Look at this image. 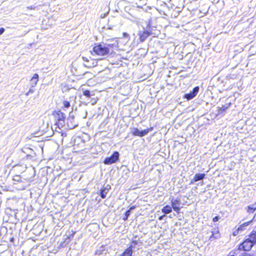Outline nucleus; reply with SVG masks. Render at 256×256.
<instances>
[{"mask_svg":"<svg viewBox=\"0 0 256 256\" xmlns=\"http://www.w3.org/2000/svg\"><path fill=\"white\" fill-rule=\"evenodd\" d=\"M206 174H196L194 175L191 183L202 180L204 178Z\"/></svg>","mask_w":256,"mask_h":256,"instance_id":"12","label":"nucleus"},{"mask_svg":"<svg viewBox=\"0 0 256 256\" xmlns=\"http://www.w3.org/2000/svg\"><path fill=\"white\" fill-rule=\"evenodd\" d=\"M152 34L151 26H149V28L146 30L140 32L138 33L139 40L140 42L144 41L149 36Z\"/></svg>","mask_w":256,"mask_h":256,"instance_id":"6","label":"nucleus"},{"mask_svg":"<svg viewBox=\"0 0 256 256\" xmlns=\"http://www.w3.org/2000/svg\"><path fill=\"white\" fill-rule=\"evenodd\" d=\"M78 126V124L74 121V116L70 117L67 119L66 128L73 129Z\"/></svg>","mask_w":256,"mask_h":256,"instance_id":"8","label":"nucleus"},{"mask_svg":"<svg viewBox=\"0 0 256 256\" xmlns=\"http://www.w3.org/2000/svg\"><path fill=\"white\" fill-rule=\"evenodd\" d=\"M97 100H98V98H96V99H94V102H93V104H96V102H97Z\"/></svg>","mask_w":256,"mask_h":256,"instance_id":"31","label":"nucleus"},{"mask_svg":"<svg viewBox=\"0 0 256 256\" xmlns=\"http://www.w3.org/2000/svg\"><path fill=\"white\" fill-rule=\"evenodd\" d=\"M136 208L135 206H132L129 210H130V211Z\"/></svg>","mask_w":256,"mask_h":256,"instance_id":"29","label":"nucleus"},{"mask_svg":"<svg viewBox=\"0 0 256 256\" xmlns=\"http://www.w3.org/2000/svg\"><path fill=\"white\" fill-rule=\"evenodd\" d=\"M118 49V43L114 42L104 44L102 43H96L94 44L92 51L95 55L98 56H106L108 55H114Z\"/></svg>","mask_w":256,"mask_h":256,"instance_id":"1","label":"nucleus"},{"mask_svg":"<svg viewBox=\"0 0 256 256\" xmlns=\"http://www.w3.org/2000/svg\"><path fill=\"white\" fill-rule=\"evenodd\" d=\"M4 32V28H0V35L2 34Z\"/></svg>","mask_w":256,"mask_h":256,"instance_id":"26","label":"nucleus"},{"mask_svg":"<svg viewBox=\"0 0 256 256\" xmlns=\"http://www.w3.org/2000/svg\"><path fill=\"white\" fill-rule=\"evenodd\" d=\"M219 219H220V217L218 216H216L214 218H213L212 221L215 222H218Z\"/></svg>","mask_w":256,"mask_h":256,"instance_id":"24","label":"nucleus"},{"mask_svg":"<svg viewBox=\"0 0 256 256\" xmlns=\"http://www.w3.org/2000/svg\"><path fill=\"white\" fill-rule=\"evenodd\" d=\"M132 246L130 245L123 252L120 256H132Z\"/></svg>","mask_w":256,"mask_h":256,"instance_id":"11","label":"nucleus"},{"mask_svg":"<svg viewBox=\"0 0 256 256\" xmlns=\"http://www.w3.org/2000/svg\"><path fill=\"white\" fill-rule=\"evenodd\" d=\"M108 191V190L106 188L101 189L100 192V196L102 198H105L106 196Z\"/></svg>","mask_w":256,"mask_h":256,"instance_id":"16","label":"nucleus"},{"mask_svg":"<svg viewBox=\"0 0 256 256\" xmlns=\"http://www.w3.org/2000/svg\"><path fill=\"white\" fill-rule=\"evenodd\" d=\"M119 157V152L117 151L114 152L110 156L107 157L104 160V163L105 164H111L116 163L118 160Z\"/></svg>","mask_w":256,"mask_h":256,"instance_id":"4","label":"nucleus"},{"mask_svg":"<svg viewBox=\"0 0 256 256\" xmlns=\"http://www.w3.org/2000/svg\"><path fill=\"white\" fill-rule=\"evenodd\" d=\"M130 210H126L124 214V216L123 218V220L124 221H126L128 220V217L130 215Z\"/></svg>","mask_w":256,"mask_h":256,"instance_id":"22","label":"nucleus"},{"mask_svg":"<svg viewBox=\"0 0 256 256\" xmlns=\"http://www.w3.org/2000/svg\"><path fill=\"white\" fill-rule=\"evenodd\" d=\"M200 88L198 86L194 87L192 90L188 94H186L184 96V98L187 99L188 100H190L192 99L194 97L196 96L199 91Z\"/></svg>","mask_w":256,"mask_h":256,"instance_id":"7","label":"nucleus"},{"mask_svg":"<svg viewBox=\"0 0 256 256\" xmlns=\"http://www.w3.org/2000/svg\"><path fill=\"white\" fill-rule=\"evenodd\" d=\"M231 104L228 103L222 106L221 107H218V114H222L226 111V110L230 106Z\"/></svg>","mask_w":256,"mask_h":256,"instance_id":"14","label":"nucleus"},{"mask_svg":"<svg viewBox=\"0 0 256 256\" xmlns=\"http://www.w3.org/2000/svg\"><path fill=\"white\" fill-rule=\"evenodd\" d=\"M62 104L64 108H68L70 106V102L66 100H64Z\"/></svg>","mask_w":256,"mask_h":256,"instance_id":"21","label":"nucleus"},{"mask_svg":"<svg viewBox=\"0 0 256 256\" xmlns=\"http://www.w3.org/2000/svg\"><path fill=\"white\" fill-rule=\"evenodd\" d=\"M249 239L254 244L256 243V232L252 231L249 236Z\"/></svg>","mask_w":256,"mask_h":256,"instance_id":"18","label":"nucleus"},{"mask_svg":"<svg viewBox=\"0 0 256 256\" xmlns=\"http://www.w3.org/2000/svg\"><path fill=\"white\" fill-rule=\"evenodd\" d=\"M171 205L173 210L177 213L180 212V201L178 200H174L171 201Z\"/></svg>","mask_w":256,"mask_h":256,"instance_id":"10","label":"nucleus"},{"mask_svg":"<svg viewBox=\"0 0 256 256\" xmlns=\"http://www.w3.org/2000/svg\"><path fill=\"white\" fill-rule=\"evenodd\" d=\"M250 222H251V221L247 222H246L242 224L241 225H240V226L238 228L236 231L234 232L233 234L234 236H236L237 234L238 233V232L239 230H244V227L247 226H248V224H250Z\"/></svg>","mask_w":256,"mask_h":256,"instance_id":"13","label":"nucleus"},{"mask_svg":"<svg viewBox=\"0 0 256 256\" xmlns=\"http://www.w3.org/2000/svg\"><path fill=\"white\" fill-rule=\"evenodd\" d=\"M162 211L164 214H168L172 212V208L170 206L166 205L163 207V208L162 209Z\"/></svg>","mask_w":256,"mask_h":256,"instance_id":"17","label":"nucleus"},{"mask_svg":"<svg viewBox=\"0 0 256 256\" xmlns=\"http://www.w3.org/2000/svg\"><path fill=\"white\" fill-rule=\"evenodd\" d=\"M254 244L249 238H247L238 245V249L234 250V254L236 255L238 254L236 252L238 250L248 251L251 249Z\"/></svg>","mask_w":256,"mask_h":256,"instance_id":"3","label":"nucleus"},{"mask_svg":"<svg viewBox=\"0 0 256 256\" xmlns=\"http://www.w3.org/2000/svg\"><path fill=\"white\" fill-rule=\"evenodd\" d=\"M153 130V126L150 127L141 131H140L138 128H135L132 132V134L134 136L142 137L146 135L149 132L152 131Z\"/></svg>","mask_w":256,"mask_h":256,"instance_id":"5","label":"nucleus"},{"mask_svg":"<svg viewBox=\"0 0 256 256\" xmlns=\"http://www.w3.org/2000/svg\"><path fill=\"white\" fill-rule=\"evenodd\" d=\"M221 234L218 228L215 229L212 232V235L209 238V240L214 241L220 238Z\"/></svg>","mask_w":256,"mask_h":256,"instance_id":"9","label":"nucleus"},{"mask_svg":"<svg viewBox=\"0 0 256 256\" xmlns=\"http://www.w3.org/2000/svg\"><path fill=\"white\" fill-rule=\"evenodd\" d=\"M234 256V254H232V255H230V256Z\"/></svg>","mask_w":256,"mask_h":256,"instance_id":"33","label":"nucleus"},{"mask_svg":"<svg viewBox=\"0 0 256 256\" xmlns=\"http://www.w3.org/2000/svg\"><path fill=\"white\" fill-rule=\"evenodd\" d=\"M256 210V206H249L247 208L248 212L250 214L253 213Z\"/></svg>","mask_w":256,"mask_h":256,"instance_id":"20","label":"nucleus"},{"mask_svg":"<svg viewBox=\"0 0 256 256\" xmlns=\"http://www.w3.org/2000/svg\"><path fill=\"white\" fill-rule=\"evenodd\" d=\"M90 60L92 61V62L94 61V59H90Z\"/></svg>","mask_w":256,"mask_h":256,"instance_id":"32","label":"nucleus"},{"mask_svg":"<svg viewBox=\"0 0 256 256\" xmlns=\"http://www.w3.org/2000/svg\"><path fill=\"white\" fill-rule=\"evenodd\" d=\"M164 216H160V217L158 218V220H162V218H163V217H164Z\"/></svg>","mask_w":256,"mask_h":256,"instance_id":"30","label":"nucleus"},{"mask_svg":"<svg viewBox=\"0 0 256 256\" xmlns=\"http://www.w3.org/2000/svg\"><path fill=\"white\" fill-rule=\"evenodd\" d=\"M50 116L57 128L60 130L66 128V116L60 110L52 111Z\"/></svg>","mask_w":256,"mask_h":256,"instance_id":"2","label":"nucleus"},{"mask_svg":"<svg viewBox=\"0 0 256 256\" xmlns=\"http://www.w3.org/2000/svg\"><path fill=\"white\" fill-rule=\"evenodd\" d=\"M82 58L83 60H84V62H85L84 66L86 67L90 68H92V67L94 66L93 63L92 64H89L90 60L88 58H87L84 57V56H83Z\"/></svg>","mask_w":256,"mask_h":256,"instance_id":"19","label":"nucleus"},{"mask_svg":"<svg viewBox=\"0 0 256 256\" xmlns=\"http://www.w3.org/2000/svg\"><path fill=\"white\" fill-rule=\"evenodd\" d=\"M132 243L134 245H136L138 244V242L136 240H132Z\"/></svg>","mask_w":256,"mask_h":256,"instance_id":"25","label":"nucleus"},{"mask_svg":"<svg viewBox=\"0 0 256 256\" xmlns=\"http://www.w3.org/2000/svg\"><path fill=\"white\" fill-rule=\"evenodd\" d=\"M32 157V156H30V154H27V155L26 156V158L27 160L30 158Z\"/></svg>","mask_w":256,"mask_h":256,"instance_id":"28","label":"nucleus"},{"mask_svg":"<svg viewBox=\"0 0 256 256\" xmlns=\"http://www.w3.org/2000/svg\"><path fill=\"white\" fill-rule=\"evenodd\" d=\"M83 94L84 96H86L87 98H90L91 96H92L93 94H90V90H86L84 91Z\"/></svg>","mask_w":256,"mask_h":256,"instance_id":"23","label":"nucleus"},{"mask_svg":"<svg viewBox=\"0 0 256 256\" xmlns=\"http://www.w3.org/2000/svg\"><path fill=\"white\" fill-rule=\"evenodd\" d=\"M122 35H123L124 37H126V38L128 37V34L126 32H123Z\"/></svg>","mask_w":256,"mask_h":256,"instance_id":"27","label":"nucleus"},{"mask_svg":"<svg viewBox=\"0 0 256 256\" xmlns=\"http://www.w3.org/2000/svg\"><path fill=\"white\" fill-rule=\"evenodd\" d=\"M38 78H39V76H38V74H34V76L30 79V80L32 82V86H35L36 85V84L38 82Z\"/></svg>","mask_w":256,"mask_h":256,"instance_id":"15","label":"nucleus"}]
</instances>
